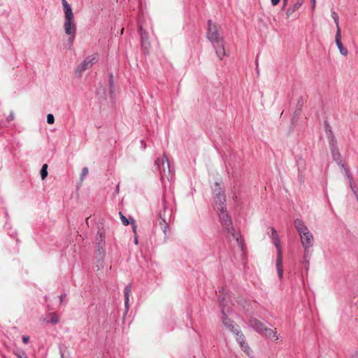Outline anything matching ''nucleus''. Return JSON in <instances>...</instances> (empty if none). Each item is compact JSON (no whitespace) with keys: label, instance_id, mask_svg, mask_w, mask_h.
I'll return each mask as SVG.
<instances>
[{"label":"nucleus","instance_id":"nucleus-1","mask_svg":"<svg viewBox=\"0 0 358 358\" xmlns=\"http://www.w3.org/2000/svg\"><path fill=\"white\" fill-rule=\"evenodd\" d=\"M62 4L64 13L63 27L65 34L68 36V45L70 49L73 44L77 31V26L70 4L66 0H62Z\"/></svg>","mask_w":358,"mask_h":358},{"label":"nucleus","instance_id":"nucleus-2","mask_svg":"<svg viewBox=\"0 0 358 358\" xmlns=\"http://www.w3.org/2000/svg\"><path fill=\"white\" fill-rule=\"evenodd\" d=\"M218 212V216L220 218V221L223 227V231L224 233L230 234L231 236L236 239L238 245L241 248V250H243V241L241 236L236 233L234 231V228L231 226V220L228 213L227 212L226 208H223L222 207L220 209L217 210Z\"/></svg>","mask_w":358,"mask_h":358},{"label":"nucleus","instance_id":"nucleus-3","mask_svg":"<svg viewBox=\"0 0 358 358\" xmlns=\"http://www.w3.org/2000/svg\"><path fill=\"white\" fill-rule=\"evenodd\" d=\"M325 131L327 134V137L329 141L331 154L332 156V158L334 161L336 162H338L341 160H342V157L341 155V152H339L338 145H337V141L334 136V133L331 130V128L330 125L325 122Z\"/></svg>","mask_w":358,"mask_h":358},{"label":"nucleus","instance_id":"nucleus-4","mask_svg":"<svg viewBox=\"0 0 358 358\" xmlns=\"http://www.w3.org/2000/svg\"><path fill=\"white\" fill-rule=\"evenodd\" d=\"M154 165L156 171H159L162 180L165 178H167L168 180H171L170 164L164 154L162 158H157L155 159Z\"/></svg>","mask_w":358,"mask_h":358},{"label":"nucleus","instance_id":"nucleus-5","mask_svg":"<svg viewBox=\"0 0 358 358\" xmlns=\"http://www.w3.org/2000/svg\"><path fill=\"white\" fill-rule=\"evenodd\" d=\"M271 237L273 239V243L275 246L277 248L278 250V255H277V259H276V268L278 271V275L280 279L282 278L283 275V269L282 266V250L280 245V240L277 234V231L273 227H271Z\"/></svg>","mask_w":358,"mask_h":358},{"label":"nucleus","instance_id":"nucleus-6","mask_svg":"<svg viewBox=\"0 0 358 358\" xmlns=\"http://www.w3.org/2000/svg\"><path fill=\"white\" fill-rule=\"evenodd\" d=\"M99 59L98 54H93L87 57L85 60L77 67L75 71L76 76H80L82 73L92 66Z\"/></svg>","mask_w":358,"mask_h":358},{"label":"nucleus","instance_id":"nucleus-7","mask_svg":"<svg viewBox=\"0 0 358 358\" xmlns=\"http://www.w3.org/2000/svg\"><path fill=\"white\" fill-rule=\"evenodd\" d=\"M208 29L207 32V38L211 42L212 45H216L222 43L224 38L218 34L217 27L215 24L213 23L210 20H208Z\"/></svg>","mask_w":358,"mask_h":358},{"label":"nucleus","instance_id":"nucleus-8","mask_svg":"<svg viewBox=\"0 0 358 358\" xmlns=\"http://www.w3.org/2000/svg\"><path fill=\"white\" fill-rule=\"evenodd\" d=\"M164 210L163 211H160L159 213V223L161 226V229H162L164 234L166 233V230L169 228L168 225V218L170 219L171 215V210H170L165 201H163Z\"/></svg>","mask_w":358,"mask_h":358},{"label":"nucleus","instance_id":"nucleus-9","mask_svg":"<svg viewBox=\"0 0 358 358\" xmlns=\"http://www.w3.org/2000/svg\"><path fill=\"white\" fill-rule=\"evenodd\" d=\"M215 185L217 187V189H215V203L216 210L220 209L221 207L223 208H226V196L223 192V190L220 187V184L218 182L215 183Z\"/></svg>","mask_w":358,"mask_h":358},{"label":"nucleus","instance_id":"nucleus-10","mask_svg":"<svg viewBox=\"0 0 358 358\" xmlns=\"http://www.w3.org/2000/svg\"><path fill=\"white\" fill-rule=\"evenodd\" d=\"M299 236L303 248H310L313 246L314 237L308 229L299 234Z\"/></svg>","mask_w":358,"mask_h":358},{"label":"nucleus","instance_id":"nucleus-11","mask_svg":"<svg viewBox=\"0 0 358 358\" xmlns=\"http://www.w3.org/2000/svg\"><path fill=\"white\" fill-rule=\"evenodd\" d=\"M96 245L100 254L105 253V230L103 228H99L96 237Z\"/></svg>","mask_w":358,"mask_h":358},{"label":"nucleus","instance_id":"nucleus-12","mask_svg":"<svg viewBox=\"0 0 358 358\" xmlns=\"http://www.w3.org/2000/svg\"><path fill=\"white\" fill-rule=\"evenodd\" d=\"M248 324L251 328L259 334H262L265 328L264 324L256 318L250 319Z\"/></svg>","mask_w":358,"mask_h":358},{"label":"nucleus","instance_id":"nucleus-13","mask_svg":"<svg viewBox=\"0 0 358 358\" xmlns=\"http://www.w3.org/2000/svg\"><path fill=\"white\" fill-rule=\"evenodd\" d=\"M138 29H139V34H140L141 39L142 47L143 49H145V50L148 51L150 46V42L148 41V33L145 31V30H144L143 29V27L141 24H139Z\"/></svg>","mask_w":358,"mask_h":358},{"label":"nucleus","instance_id":"nucleus-14","mask_svg":"<svg viewBox=\"0 0 358 358\" xmlns=\"http://www.w3.org/2000/svg\"><path fill=\"white\" fill-rule=\"evenodd\" d=\"M335 42L338 47L339 52L341 55L346 56L348 53L347 48H345L341 42V29L336 31L335 36Z\"/></svg>","mask_w":358,"mask_h":358},{"label":"nucleus","instance_id":"nucleus-15","mask_svg":"<svg viewBox=\"0 0 358 358\" xmlns=\"http://www.w3.org/2000/svg\"><path fill=\"white\" fill-rule=\"evenodd\" d=\"M224 41H222V43H220L216 45H213L215 50V53L220 59H223L224 57L228 56L226 53L225 48H224Z\"/></svg>","mask_w":358,"mask_h":358},{"label":"nucleus","instance_id":"nucleus-16","mask_svg":"<svg viewBox=\"0 0 358 358\" xmlns=\"http://www.w3.org/2000/svg\"><path fill=\"white\" fill-rule=\"evenodd\" d=\"M222 315H223V317H222L223 324L226 327L229 328V329L230 331H231V332L235 333V330L236 329V328L233 324V321H231L229 318H228L227 317L226 314L224 312V308H223L222 309Z\"/></svg>","mask_w":358,"mask_h":358},{"label":"nucleus","instance_id":"nucleus-17","mask_svg":"<svg viewBox=\"0 0 358 358\" xmlns=\"http://www.w3.org/2000/svg\"><path fill=\"white\" fill-rule=\"evenodd\" d=\"M302 5V1L298 0L294 4H293L291 7H289L286 13V18H289Z\"/></svg>","mask_w":358,"mask_h":358},{"label":"nucleus","instance_id":"nucleus-18","mask_svg":"<svg viewBox=\"0 0 358 358\" xmlns=\"http://www.w3.org/2000/svg\"><path fill=\"white\" fill-rule=\"evenodd\" d=\"M294 225L299 234L308 229V227L306 226L303 220L299 218H296L294 220Z\"/></svg>","mask_w":358,"mask_h":358},{"label":"nucleus","instance_id":"nucleus-19","mask_svg":"<svg viewBox=\"0 0 358 358\" xmlns=\"http://www.w3.org/2000/svg\"><path fill=\"white\" fill-rule=\"evenodd\" d=\"M234 334L236 335V341L238 343L240 347L243 348L245 343L244 335L238 329L235 330V333Z\"/></svg>","mask_w":358,"mask_h":358},{"label":"nucleus","instance_id":"nucleus-20","mask_svg":"<svg viewBox=\"0 0 358 358\" xmlns=\"http://www.w3.org/2000/svg\"><path fill=\"white\" fill-rule=\"evenodd\" d=\"M262 334H264V336H266L268 338H273L275 341L278 340V336H277V332L271 329L266 328V327L264 329Z\"/></svg>","mask_w":358,"mask_h":358},{"label":"nucleus","instance_id":"nucleus-21","mask_svg":"<svg viewBox=\"0 0 358 358\" xmlns=\"http://www.w3.org/2000/svg\"><path fill=\"white\" fill-rule=\"evenodd\" d=\"M331 17L333 18V20H334V22L336 24V31H337L338 29H341L340 27H339V17H338V15L335 11H331Z\"/></svg>","mask_w":358,"mask_h":358},{"label":"nucleus","instance_id":"nucleus-22","mask_svg":"<svg viewBox=\"0 0 358 358\" xmlns=\"http://www.w3.org/2000/svg\"><path fill=\"white\" fill-rule=\"evenodd\" d=\"M48 165L46 164L42 166L41 169V176L42 180H44L48 176Z\"/></svg>","mask_w":358,"mask_h":358},{"label":"nucleus","instance_id":"nucleus-23","mask_svg":"<svg viewBox=\"0 0 358 358\" xmlns=\"http://www.w3.org/2000/svg\"><path fill=\"white\" fill-rule=\"evenodd\" d=\"M241 349L248 357H252V351L247 343H245V346L241 348Z\"/></svg>","mask_w":358,"mask_h":358},{"label":"nucleus","instance_id":"nucleus-24","mask_svg":"<svg viewBox=\"0 0 358 358\" xmlns=\"http://www.w3.org/2000/svg\"><path fill=\"white\" fill-rule=\"evenodd\" d=\"M131 284H128L124 287V298H127V299H128V298H129V295L131 294Z\"/></svg>","mask_w":358,"mask_h":358},{"label":"nucleus","instance_id":"nucleus-25","mask_svg":"<svg viewBox=\"0 0 358 358\" xmlns=\"http://www.w3.org/2000/svg\"><path fill=\"white\" fill-rule=\"evenodd\" d=\"M343 173H344L345 176L346 177V178L348 179V182L354 180L353 176H352V173H350V171L349 169H345V171H343Z\"/></svg>","mask_w":358,"mask_h":358},{"label":"nucleus","instance_id":"nucleus-26","mask_svg":"<svg viewBox=\"0 0 358 358\" xmlns=\"http://www.w3.org/2000/svg\"><path fill=\"white\" fill-rule=\"evenodd\" d=\"M120 216L124 226H127L130 224V218L127 219L121 212H120Z\"/></svg>","mask_w":358,"mask_h":358},{"label":"nucleus","instance_id":"nucleus-27","mask_svg":"<svg viewBox=\"0 0 358 358\" xmlns=\"http://www.w3.org/2000/svg\"><path fill=\"white\" fill-rule=\"evenodd\" d=\"M50 322L52 324H57L59 322V317L57 314L52 313H50Z\"/></svg>","mask_w":358,"mask_h":358},{"label":"nucleus","instance_id":"nucleus-28","mask_svg":"<svg viewBox=\"0 0 358 358\" xmlns=\"http://www.w3.org/2000/svg\"><path fill=\"white\" fill-rule=\"evenodd\" d=\"M88 172H89V170H88V169L87 167H84L82 169V172H81V174H80V180L81 181H83L84 180L85 176L88 174Z\"/></svg>","mask_w":358,"mask_h":358},{"label":"nucleus","instance_id":"nucleus-29","mask_svg":"<svg viewBox=\"0 0 358 358\" xmlns=\"http://www.w3.org/2000/svg\"><path fill=\"white\" fill-rule=\"evenodd\" d=\"M47 122L49 124H52L55 122V117L52 114H48L47 115Z\"/></svg>","mask_w":358,"mask_h":358},{"label":"nucleus","instance_id":"nucleus-30","mask_svg":"<svg viewBox=\"0 0 358 358\" xmlns=\"http://www.w3.org/2000/svg\"><path fill=\"white\" fill-rule=\"evenodd\" d=\"M130 224L132 226V229L134 234L136 233L137 226L136 224L135 220L134 218L130 217Z\"/></svg>","mask_w":358,"mask_h":358},{"label":"nucleus","instance_id":"nucleus-31","mask_svg":"<svg viewBox=\"0 0 358 358\" xmlns=\"http://www.w3.org/2000/svg\"><path fill=\"white\" fill-rule=\"evenodd\" d=\"M336 163L340 166V168L342 169L343 172L345 171V169H348V168L345 166V164L343 162V159Z\"/></svg>","mask_w":358,"mask_h":358},{"label":"nucleus","instance_id":"nucleus-32","mask_svg":"<svg viewBox=\"0 0 358 358\" xmlns=\"http://www.w3.org/2000/svg\"><path fill=\"white\" fill-rule=\"evenodd\" d=\"M309 249L310 248H304V255H303L304 259H310V257L311 254L309 251Z\"/></svg>","mask_w":358,"mask_h":358},{"label":"nucleus","instance_id":"nucleus-33","mask_svg":"<svg viewBox=\"0 0 358 358\" xmlns=\"http://www.w3.org/2000/svg\"><path fill=\"white\" fill-rule=\"evenodd\" d=\"M15 355L17 357V358H27V355L24 352H15Z\"/></svg>","mask_w":358,"mask_h":358},{"label":"nucleus","instance_id":"nucleus-34","mask_svg":"<svg viewBox=\"0 0 358 358\" xmlns=\"http://www.w3.org/2000/svg\"><path fill=\"white\" fill-rule=\"evenodd\" d=\"M14 118H15L14 113L13 111H11L10 115L7 117V120H8V122H10V121L13 120Z\"/></svg>","mask_w":358,"mask_h":358},{"label":"nucleus","instance_id":"nucleus-35","mask_svg":"<svg viewBox=\"0 0 358 358\" xmlns=\"http://www.w3.org/2000/svg\"><path fill=\"white\" fill-rule=\"evenodd\" d=\"M109 82H110V90H112L113 88V75L112 74L110 75Z\"/></svg>","mask_w":358,"mask_h":358},{"label":"nucleus","instance_id":"nucleus-36","mask_svg":"<svg viewBox=\"0 0 358 358\" xmlns=\"http://www.w3.org/2000/svg\"><path fill=\"white\" fill-rule=\"evenodd\" d=\"M129 298H128V299H127V298H124V306H125L127 311L129 309Z\"/></svg>","mask_w":358,"mask_h":358},{"label":"nucleus","instance_id":"nucleus-37","mask_svg":"<svg viewBox=\"0 0 358 358\" xmlns=\"http://www.w3.org/2000/svg\"><path fill=\"white\" fill-rule=\"evenodd\" d=\"M29 336H22V341L24 343H27L29 342Z\"/></svg>","mask_w":358,"mask_h":358},{"label":"nucleus","instance_id":"nucleus-38","mask_svg":"<svg viewBox=\"0 0 358 358\" xmlns=\"http://www.w3.org/2000/svg\"><path fill=\"white\" fill-rule=\"evenodd\" d=\"M280 2V0H271V3L273 6H276Z\"/></svg>","mask_w":358,"mask_h":358},{"label":"nucleus","instance_id":"nucleus-39","mask_svg":"<svg viewBox=\"0 0 358 358\" xmlns=\"http://www.w3.org/2000/svg\"><path fill=\"white\" fill-rule=\"evenodd\" d=\"M65 296H66V294H62L59 296V300H60L61 303L63 302L64 298H65Z\"/></svg>","mask_w":358,"mask_h":358},{"label":"nucleus","instance_id":"nucleus-40","mask_svg":"<svg viewBox=\"0 0 358 358\" xmlns=\"http://www.w3.org/2000/svg\"><path fill=\"white\" fill-rule=\"evenodd\" d=\"M287 1L288 0H282V9H284L285 7L286 6V5L287 3Z\"/></svg>","mask_w":358,"mask_h":358},{"label":"nucleus","instance_id":"nucleus-41","mask_svg":"<svg viewBox=\"0 0 358 358\" xmlns=\"http://www.w3.org/2000/svg\"><path fill=\"white\" fill-rule=\"evenodd\" d=\"M310 1H311V3H312V8H313V9H315V3H316L315 0H310Z\"/></svg>","mask_w":358,"mask_h":358},{"label":"nucleus","instance_id":"nucleus-42","mask_svg":"<svg viewBox=\"0 0 358 358\" xmlns=\"http://www.w3.org/2000/svg\"><path fill=\"white\" fill-rule=\"evenodd\" d=\"M119 193V184L116 186L115 194H117Z\"/></svg>","mask_w":358,"mask_h":358},{"label":"nucleus","instance_id":"nucleus-43","mask_svg":"<svg viewBox=\"0 0 358 358\" xmlns=\"http://www.w3.org/2000/svg\"><path fill=\"white\" fill-rule=\"evenodd\" d=\"M309 259H303V263L305 264H309Z\"/></svg>","mask_w":358,"mask_h":358},{"label":"nucleus","instance_id":"nucleus-44","mask_svg":"<svg viewBox=\"0 0 358 358\" xmlns=\"http://www.w3.org/2000/svg\"><path fill=\"white\" fill-rule=\"evenodd\" d=\"M134 243L137 245L138 243V238L136 236H134Z\"/></svg>","mask_w":358,"mask_h":358},{"label":"nucleus","instance_id":"nucleus-45","mask_svg":"<svg viewBox=\"0 0 358 358\" xmlns=\"http://www.w3.org/2000/svg\"><path fill=\"white\" fill-rule=\"evenodd\" d=\"M352 358H358V354H357V355H354V356L352 357Z\"/></svg>","mask_w":358,"mask_h":358},{"label":"nucleus","instance_id":"nucleus-46","mask_svg":"<svg viewBox=\"0 0 358 358\" xmlns=\"http://www.w3.org/2000/svg\"><path fill=\"white\" fill-rule=\"evenodd\" d=\"M123 31H124V29H122V30H121L122 34L123 33Z\"/></svg>","mask_w":358,"mask_h":358},{"label":"nucleus","instance_id":"nucleus-47","mask_svg":"<svg viewBox=\"0 0 358 358\" xmlns=\"http://www.w3.org/2000/svg\"><path fill=\"white\" fill-rule=\"evenodd\" d=\"M28 358V357H27Z\"/></svg>","mask_w":358,"mask_h":358}]
</instances>
